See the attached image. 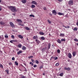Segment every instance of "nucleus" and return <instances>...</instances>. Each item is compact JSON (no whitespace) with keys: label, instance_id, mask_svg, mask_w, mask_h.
Segmentation results:
<instances>
[{"label":"nucleus","instance_id":"20e7f679","mask_svg":"<svg viewBox=\"0 0 78 78\" xmlns=\"http://www.w3.org/2000/svg\"><path fill=\"white\" fill-rule=\"evenodd\" d=\"M52 12L53 14H54V15H56L57 13L55 10H53Z\"/></svg>","mask_w":78,"mask_h":78},{"label":"nucleus","instance_id":"13d9d810","mask_svg":"<svg viewBox=\"0 0 78 78\" xmlns=\"http://www.w3.org/2000/svg\"><path fill=\"white\" fill-rule=\"evenodd\" d=\"M9 65H11V63H9Z\"/></svg>","mask_w":78,"mask_h":78},{"label":"nucleus","instance_id":"0eeeda50","mask_svg":"<svg viewBox=\"0 0 78 78\" xmlns=\"http://www.w3.org/2000/svg\"><path fill=\"white\" fill-rule=\"evenodd\" d=\"M35 41L36 42V43L37 44H40V43L41 42V41H39L37 39L35 40Z\"/></svg>","mask_w":78,"mask_h":78},{"label":"nucleus","instance_id":"0e129e2a","mask_svg":"<svg viewBox=\"0 0 78 78\" xmlns=\"http://www.w3.org/2000/svg\"><path fill=\"white\" fill-rule=\"evenodd\" d=\"M43 75H45V73H43Z\"/></svg>","mask_w":78,"mask_h":78},{"label":"nucleus","instance_id":"a19ab883","mask_svg":"<svg viewBox=\"0 0 78 78\" xmlns=\"http://www.w3.org/2000/svg\"><path fill=\"white\" fill-rule=\"evenodd\" d=\"M31 61L32 62H34H34H35V61L33 59H31Z\"/></svg>","mask_w":78,"mask_h":78},{"label":"nucleus","instance_id":"393cba45","mask_svg":"<svg viewBox=\"0 0 78 78\" xmlns=\"http://www.w3.org/2000/svg\"><path fill=\"white\" fill-rule=\"evenodd\" d=\"M73 56H75V55H76V52H74L73 53Z\"/></svg>","mask_w":78,"mask_h":78},{"label":"nucleus","instance_id":"69168bd1","mask_svg":"<svg viewBox=\"0 0 78 78\" xmlns=\"http://www.w3.org/2000/svg\"><path fill=\"white\" fill-rule=\"evenodd\" d=\"M0 52H1V53H2V51H0Z\"/></svg>","mask_w":78,"mask_h":78},{"label":"nucleus","instance_id":"72a5a7b5","mask_svg":"<svg viewBox=\"0 0 78 78\" xmlns=\"http://www.w3.org/2000/svg\"><path fill=\"white\" fill-rule=\"evenodd\" d=\"M15 63L16 66H18V63L16 61L15 62Z\"/></svg>","mask_w":78,"mask_h":78},{"label":"nucleus","instance_id":"7ed1b4c3","mask_svg":"<svg viewBox=\"0 0 78 78\" xmlns=\"http://www.w3.org/2000/svg\"><path fill=\"white\" fill-rule=\"evenodd\" d=\"M9 24H10V26L12 27V28H14L15 27V26L13 23L12 22H10L9 23Z\"/></svg>","mask_w":78,"mask_h":78},{"label":"nucleus","instance_id":"4be33fe9","mask_svg":"<svg viewBox=\"0 0 78 78\" xmlns=\"http://www.w3.org/2000/svg\"><path fill=\"white\" fill-rule=\"evenodd\" d=\"M22 45L21 44H18V47H19V48H21V47H22Z\"/></svg>","mask_w":78,"mask_h":78},{"label":"nucleus","instance_id":"4468645a","mask_svg":"<svg viewBox=\"0 0 78 78\" xmlns=\"http://www.w3.org/2000/svg\"><path fill=\"white\" fill-rule=\"evenodd\" d=\"M58 14L59 16H63V15H64V13L60 12H58Z\"/></svg>","mask_w":78,"mask_h":78},{"label":"nucleus","instance_id":"c9c22d12","mask_svg":"<svg viewBox=\"0 0 78 78\" xmlns=\"http://www.w3.org/2000/svg\"><path fill=\"white\" fill-rule=\"evenodd\" d=\"M5 72H7V74H9V70H5Z\"/></svg>","mask_w":78,"mask_h":78},{"label":"nucleus","instance_id":"c85d7f7f","mask_svg":"<svg viewBox=\"0 0 78 78\" xmlns=\"http://www.w3.org/2000/svg\"><path fill=\"white\" fill-rule=\"evenodd\" d=\"M61 40V42H62L63 41H66V39H64L63 38Z\"/></svg>","mask_w":78,"mask_h":78},{"label":"nucleus","instance_id":"a18cd8bd","mask_svg":"<svg viewBox=\"0 0 78 78\" xmlns=\"http://www.w3.org/2000/svg\"><path fill=\"white\" fill-rule=\"evenodd\" d=\"M66 28H70V27L69 26H67V27H65Z\"/></svg>","mask_w":78,"mask_h":78},{"label":"nucleus","instance_id":"79ce46f5","mask_svg":"<svg viewBox=\"0 0 78 78\" xmlns=\"http://www.w3.org/2000/svg\"><path fill=\"white\" fill-rule=\"evenodd\" d=\"M12 61H14V60H15V58L14 57H12Z\"/></svg>","mask_w":78,"mask_h":78},{"label":"nucleus","instance_id":"864d4df0","mask_svg":"<svg viewBox=\"0 0 78 78\" xmlns=\"http://www.w3.org/2000/svg\"><path fill=\"white\" fill-rule=\"evenodd\" d=\"M0 11H2V7L0 6Z\"/></svg>","mask_w":78,"mask_h":78},{"label":"nucleus","instance_id":"680f3d73","mask_svg":"<svg viewBox=\"0 0 78 78\" xmlns=\"http://www.w3.org/2000/svg\"><path fill=\"white\" fill-rule=\"evenodd\" d=\"M23 25H23V24H21V26H23Z\"/></svg>","mask_w":78,"mask_h":78},{"label":"nucleus","instance_id":"473e14b6","mask_svg":"<svg viewBox=\"0 0 78 78\" xmlns=\"http://www.w3.org/2000/svg\"><path fill=\"white\" fill-rule=\"evenodd\" d=\"M63 74H64L63 73H61L59 75L60 76H63Z\"/></svg>","mask_w":78,"mask_h":78},{"label":"nucleus","instance_id":"de8ad7c7","mask_svg":"<svg viewBox=\"0 0 78 78\" xmlns=\"http://www.w3.org/2000/svg\"><path fill=\"white\" fill-rule=\"evenodd\" d=\"M42 68H43V66H40L39 69H42Z\"/></svg>","mask_w":78,"mask_h":78},{"label":"nucleus","instance_id":"f3484780","mask_svg":"<svg viewBox=\"0 0 78 78\" xmlns=\"http://www.w3.org/2000/svg\"><path fill=\"white\" fill-rule=\"evenodd\" d=\"M60 37H64V34H60Z\"/></svg>","mask_w":78,"mask_h":78},{"label":"nucleus","instance_id":"052dcab7","mask_svg":"<svg viewBox=\"0 0 78 78\" xmlns=\"http://www.w3.org/2000/svg\"><path fill=\"white\" fill-rule=\"evenodd\" d=\"M68 62H70V60H68Z\"/></svg>","mask_w":78,"mask_h":78},{"label":"nucleus","instance_id":"bb28decb","mask_svg":"<svg viewBox=\"0 0 78 78\" xmlns=\"http://www.w3.org/2000/svg\"><path fill=\"white\" fill-rule=\"evenodd\" d=\"M0 24L1 25H4L5 24V23L3 22H0Z\"/></svg>","mask_w":78,"mask_h":78},{"label":"nucleus","instance_id":"a211bd4d","mask_svg":"<svg viewBox=\"0 0 78 78\" xmlns=\"http://www.w3.org/2000/svg\"><path fill=\"white\" fill-rule=\"evenodd\" d=\"M57 41L58 43H59V44H61V42L59 39H58Z\"/></svg>","mask_w":78,"mask_h":78},{"label":"nucleus","instance_id":"f8f14e48","mask_svg":"<svg viewBox=\"0 0 78 78\" xmlns=\"http://www.w3.org/2000/svg\"><path fill=\"white\" fill-rule=\"evenodd\" d=\"M33 39H38V37L37 36H34L33 37Z\"/></svg>","mask_w":78,"mask_h":78},{"label":"nucleus","instance_id":"f257e3e1","mask_svg":"<svg viewBox=\"0 0 78 78\" xmlns=\"http://www.w3.org/2000/svg\"><path fill=\"white\" fill-rule=\"evenodd\" d=\"M9 8L12 11V12H16L17 11V10H16V8L15 7L11 6L9 7Z\"/></svg>","mask_w":78,"mask_h":78},{"label":"nucleus","instance_id":"5701e85b","mask_svg":"<svg viewBox=\"0 0 78 78\" xmlns=\"http://www.w3.org/2000/svg\"><path fill=\"white\" fill-rule=\"evenodd\" d=\"M78 28L76 27H75L73 29V31H77Z\"/></svg>","mask_w":78,"mask_h":78},{"label":"nucleus","instance_id":"9d476101","mask_svg":"<svg viewBox=\"0 0 78 78\" xmlns=\"http://www.w3.org/2000/svg\"><path fill=\"white\" fill-rule=\"evenodd\" d=\"M22 53V50H20L18 52H17V55H20L21 53Z\"/></svg>","mask_w":78,"mask_h":78},{"label":"nucleus","instance_id":"bf43d9fd","mask_svg":"<svg viewBox=\"0 0 78 78\" xmlns=\"http://www.w3.org/2000/svg\"><path fill=\"white\" fill-rule=\"evenodd\" d=\"M76 25L77 26H78V22H77Z\"/></svg>","mask_w":78,"mask_h":78},{"label":"nucleus","instance_id":"6e6d98bb","mask_svg":"<svg viewBox=\"0 0 78 78\" xmlns=\"http://www.w3.org/2000/svg\"><path fill=\"white\" fill-rule=\"evenodd\" d=\"M13 42H17V41L16 40H13Z\"/></svg>","mask_w":78,"mask_h":78},{"label":"nucleus","instance_id":"ddd939ff","mask_svg":"<svg viewBox=\"0 0 78 78\" xmlns=\"http://www.w3.org/2000/svg\"><path fill=\"white\" fill-rule=\"evenodd\" d=\"M24 28L26 30H30V28H29L27 27H24Z\"/></svg>","mask_w":78,"mask_h":78},{"label":"nucleus","instance_id":"9b49d317","mask_svg":"<svg viewBox=\"0 0 78 78\" xmlns=\"http://www.w3.org/2000/svg\"><path fill=\"white\" fill-rule=\"evenodd\" d=\"M21 2H22L23 3H26L27 2V0H22Z\"/></svg>","mask_w":78,"mask_h":78},{"label":"nucleus","instance_id":"6ab92c4d","mask_svg":"<svg viewBox=\"0 0 78 78\" xmlns=\"http://www.w3.org/2000/svg\"><path fill=\"white\" fill-rule=\"evenodd\" d=\"M39 33L41 35H44V33L42 32H40Z\"/></svg>","mask_w":78,"mask_h":78},{"label":"nucleus","instance_id":"f704fd0d","mask_svg":"<svg viewBox=\"0 0 78 78\" xmlns=\"http://www.w3.org/2000/svg\"><path fill=\"white\" fill-rule=\"evenodd\" d=\"M55 59V57H51V58L50 59V60H51L52 59Z\"/></svg>","mask_w":78,"mask_h":78},{"label":"nucleus","instance_id":"e433bc0d","mask_svg":"<svg viewBox=\"0 0 78 78\" xmlns=\"http://www.w3.org/2000/svg\"><path fill=\"white\" fill-rule=\"evenodd\" d=\"M74 41H76V42H78V40L76 38L74 39Z\"/></svg>","mask_w":78,"mask_h":78},{"label":"nucleus","instance_id":"c756f323","mask_svg":"<svg viewBox=\"0 0 78 78\" xmlns=\"http://www.w3.org/2000/svg\"><path fill=\"white\" fill-rule=\"evenodd\" d=\"M30 17H34V16L33 14L30 15Z\"/></svg>","mask_w":78,"mask_h":78},{"label":"nucleus","instance_id":"e2e57ef3","mask_svg":"<svg viewBox=\"0 0 78 78\" xmlns=\"http://www.w3.org/2000/svg\"><path fill=\"white\" fill-rule=\"evenodd\" d=\"M32 63V62H30V64H31Z\"/></svg>","mask_w":78,"mask_h":78},{"label":"nucleus","instance_id":"ea45409f","mask_svg":"<svg viewBox=\"0 0 78 78\" xmlns=\"http://www.w3.org/2000/svg\"><path fill=\"white\" fill-rule=\"evenodd\" d=\"M54 59L55 60H57V59H58V57H54Z\"/></svg>","mask_w":78,"mask_h":78},{"label":"nucleus","instance_id":"603ef678","mask_svg":"<svg viewBox=\"0 0 78 78\" xmlns=\"http://www.w3.org/2000/svg\"><path fill=\"white\" fill-rule=\"evenodd\" d=\"M11 37L12 38H14V36L13 35H12L11 36Z\"/></svg>","mask_w":78,"mask_h":78},{"label":"nucleus","instance_id":"cd10ccee","mask_svg":"<svg viewBox=\"0 0 78 78\" xmlns=\"http://www.w3.org/2000/svg\"><path fill=\"white\" fill-rule=\"evenodd\" d=\"M41 40H45V37H41Z\"/></svg>","mask_w":78,"mask_h":78},{"label":"nucleus","instance_id":"aec40b11","mask_svg":"<svg viewBox=\"0 0 78 78\" xmlns=\"http://www.w3.org/2000/svg\"><path fill=\"white\" fill-rule=\"evenodd\" d=\"M0 67L2 69H3V66L1 63H0Z\"/></svg>","mask_w":78,"mask_h":78},{"label":"nucleus","instance_id":"7c9ffc66","mask_svg":"<svg viewBox=\"0 0 78 78\" xmlns=\"http://www.w3.org/2000/svg\"><path fill=\"white\" fill-rule=\"evenodd\" d=\"M35 62L36 64H39V61L38 60H35Z\"/></svg>","mask_w":78,"mask_h":78},{"label":"nucleus","instance_id":"c03bdc74","mask_svg":"<svg viewBox=\"0 0 78 78\" xmlns=\"http://www.w3.org/2000/svg\"><path fill=\"white\" fill-rule=\"evenodd\" d=\"M5 38H8V35H5Z\"/></svg>","mask_w":78,"mask_h":78},{"label":"nucleus","instance_id":"774afa93","mask_svg":"<svg viewBox=\"0 0 78 78\" xmlns=\"http://www.w3.org/2000/svg\"><path fill=\"white\" fill-rule=\"evenodd\" d=\"M19 25H21V24H20V23H19Z\"/></svg>","mask_w":78,"mask_h":78},{"label":"nucleus","instance_id":"f03ea898","mask_svg":"<svg viewBox=\"0 0 78 78\" xmlns=\"http://www.w3.org/2000/svg\"><path fill=\"white\" fill-rule=\"evenodd\" d=\"M68 5L70 6L73 5V0H70L68 2Z\"/></svg>","mask_w":78,"mask_h":78},{"label":"nucleus","instance_id":"dca6fc26","mask_svg":"<svg viewBox=\"0 0 78 78\" xmlns=\"http://www.w3.org/2000/svg\"><path fill=\"white\" fill-rule=\"evenodd\" d=\"M18 37L20 38V39H23V36L21 35H19L18 36Z\"/></svg>","mask_w":78,"mask_h":78},{"label":"nucleus","instance_id":"a878e982","mask_svg":"<svg viewBox=\"0 0 78 78\" xmlns=\"http://www.w3.org/2000/svg\"><path fill=\"white\" fill-rule=\"evenodd\" d=\"M35 6L34 5H32L31 8H35Z\"/></svg>","mask_w":78,"mask_h":78},{"label":"nucleus","instance_id":"338daca9","mask_svg":"<svg viewBox=\"0 0 78 78\" xmlns=\"http://www.w3.org/2000/svg\"><path fill=\"white\" fill-rule=\"evenodd\" d=\"M2 2V0H0V3H1Z\"/></svg>","mask_w":78,"mask_h":78},{"label":"nucleus","instance_id":"1a4fd4ad","mask_svg":"<svg viewBox=\"0 0 78 78\" xmlns=\"http://www.w3.org/2000/svg\"><path fill=\"white\" fill-rule=\"evenodd\" d=\"M64 69H65L66 70H68V71H69V70H70V68H65Z\"/></svg>","mask_w":78,"mask_h":78},{"label":"nucleus","instance_id":"09e8293b","mask_svg":"<svg viewBox=\"0 0 78 78\" xmlns=\"http://www.w3.org/2000/svg\"><path fill=\"white\" fill-rule=\"evenodd\" d=\"M63 0H58V1L59 2H62Z\"/></svg>","mask_w":78,"mask_h":78},{"label":"nucleus","instance_id":"4c0bfd02","mask_svg":"<svg viewBox=\"0 0 78 78\" xmlns=\"http://www.w3.org/2000/svg\"><path fill=\"white\" fill-rule=\"evenodd\" d=\"M48 22L50 24H51V21H50L49 20H48Z\"/></svg>","mask_w":78,"mask_h":78},{"label":"nucleus","instance_id":"4d7b16f0","mask_svg":"<svg viewBox=\"0 0 78 78\" xmlns=\"http://www.w3.org/2000/svg\"><path fill=\"white\" fill-rule=\"evenodd\" d=\"M31 66H33L34 65V64H33V63H32V64H31Z\"/></svg>","mask_w":78,"mask_h":78},{"label":"nucleus","instance_id":"49530a36","mask_svg":"<svg viewBox=\"0 0 78 78\" xmlns=\"http://www.w3.org/2000/svg\"><path fill=\"white\" fill-rule=\"evenodd\" d=\"M10 42L12 44V43H13V40L10 41Z\"/></svg>","mask_w":78,"mask_h":78},{"label":"nucleus","instance_id":"2eb2a0df","mask_svg":"<svg viewBox=\"0 0 78 78\" xmlns=\"http://www.w3.org/2000/svg\"><path fill=\"white\" fill-rule=\"evenodd\" d=\"M26 49H27V48H26V47H25V46H23L22 47V50H25Z\"/></svg>","mask_w":78,"mask_h":78},{"label":"nucleus","instance_id":"37998d69","mask_svg":"<svg viewBox=\"0 0 78 78\" xmlns=\"http://www.w3.org/2000/svg\"><path fill=\"white\" fill-rule=\"evenodd\" d=\"M59 64L58 63H57L55 64V66H59Z\"/></svg>","mask_w":78,"mask_h":78},{"label":"nucleus","instance_id":"8fccbe9b","mask_svg":"<svg viewBox=\"0 0 78 78\" xmlns=\"http://www.w3.org/2000/svg\"><path fill=\"white\" fill-rule=\"evenodd\" d=\"M21 78H26V77L25 76H22Z\"/></svg>","mask_w":78,"mask_h":78},{"label":"nucleus","instance_id":"3c124183","mask_svg":"<svg viewBox=\"0 0 78 78\" xmlns=\"http://www.w3.org/2000/svg\"><path fill=\"white\" fill-rule=\"evenodd\" d=\"M37 67V65H34V68L36 67Z\"/></svg>","mask_w":78,"mask_h":78},{"label":"nucleus","instance_id":"39448f33","mask_svg":"<svg viewBox=\"0 0 78 78\" xmlns=\"http://www.w3.org/2000/svg\"><path fill=\"white\" fill-rule=\"evenodd\" d=\"M68 57L69 58H70V59H71V58H72V55L70 53H68Z\"/></svg>","mask_w":78,"mask_h":78},{"label":"nucleus","instance_id":"5fc2aeb1","mask_svg":"<svg viewBox=\"0 0 78 78\" xmlns=\"http://www.w3.org/2000/svg\"><path fill=\"white\" fill-rule=\"evenodd\" d=\"M44 10H46V7H44Z\"/></svg>","mask_w":78,"mask_h":78},{"label":"nucleus","instance_id":"58836bf2","mask_svg":"<svg viewBox=\"0 0 78 78\" xmlns=\"http://www.w3.org/2000/svg\"><path fill=\"white\" fill-rule=\"evenodd\" d=\"M33 58V56H31L28 57V58Z\"/></svg>","mask_w":78,"mask_h":78},{"label":"nucleus","instance_id":"412c9836","mask_svg":"<svg viewBox=\"0 0 78 78\" xmlns=\"http://www.w3.org/2000/svg\"><path fill=\"white\" fill-rule=\"evenodd\" d=\"M51 46V44L50 43H49L48 44V49H50V46Z\"/></svg>","mask_w":78,"mask_h":78},{"label":"nucleus","instance_id":"423d86ee","mask_svg":"<svg viewBox=\"0 0 78 78\" xmlns=\"http://www.w3.org/2000/svg\"><path fill=\"white\" fill-rule=\"evenodd\" d=\"M32 4H34V5H37V2H35V1H33L31 2Z\"/></svg>","mask_w":78,"mask_h":78},{"label":"nucleus","instance_id":"6e6552de","mask_svg":"<svg viewBox=\"0 0 78 78\" xmlns=\"http://www.w3.org/2000/svg\"><path fill=\"white\" fill-rule=\"evenodd\" d=\"M16 21H17V22H19V23H22V20H19V19H17L16 20Z\"/></svg>","mask_w":78,"mask_h":78},{"label":"nucleus","instance_id":"b1692460","mask_svg":"<svg viewBox=\"0 0 78 78\" xmlns=\"http://www.w3.org/2000/svg\"><path fill=\"white\" fill-rule=\"evenodd\" d=\"M46 48H47L46 47L43 48V49H41V51H44V50H45Z\"/></svg>","mask_w":78,"mask_h":78},{"label":"nucleus","instance_id":"2f4dec72","mask_svg":"<svg viewBox=\"0 0 78 78\" xmlns=\"http://www.w3.org/2000/svg\"><path fill=\"white\" fill-rule=\"evenodd\" d=\"M57 52L59 54V53H60V50L59 49H58L57 50Z\"/></svg>","mask_w":78,"mask_h":78}]
</instances>
